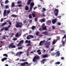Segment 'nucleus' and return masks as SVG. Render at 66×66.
Masks as SVG:
<instances>
[{
	"label": "nucleus",
	"instance_id": "f257e3e1",
	"mask_svg": "<svg viewBox=\"0 0 66 66\" xmlns=\"http://www.w3.org/2000/svg\"><path fill=\"white\" fill-rule=\"evenodd\" d=\"M39 59V56H35L32 59V61L33 62H37V60Z\"/></svg>",
	"mask_w": 66,
	"mask_h": 66
},
{
	"label": "nucleus",
	"instance_id": "f03ea898",
	"mask_svg": "<svg viewBox=\"0 0 66 66\" xmlns=\"http://www.w3.org/2000/svg\"><path fill=\"white\" fill-rule=\"evenodd\" d=\"M59 12V10L57 9H56L55 8V10L54 11V13L55 14V15L56 16H57L58 15Z\"/></svg>",
	"mask_w": 66,
	"mask_h": 66
},
{
	"label": "nucleus",
	"instance_id": "7ed1b4c3",
	"mask_svg": "<svg viewBox=\"0 0 66 66\" xmlns=\"http://www.w3.org/2000/svg\"><path fill=\"white\" fill-rule=\"evenodd\" d=\"M65 38V40L64 41H62V46H65V43L66 40V35H64V37L62 38V39H64Z\"/></svg>",
	"mask_w": 66,
	"mask_h": 66
},
{
	"label": "nucleus",
	"instance_id": "20e7f679",
	"mask_svg": "<svg viewBox=\"0 0 66 66\" xmlns=\"http://www.w3.org/2000/svg\"><path fill=\"white\" fill-rule=\"evenodd\" d=\"M22 23H19L17 24V28H20L22 27Z\"/></svg>",
	"mask_w": 66,
	"mask_h": 66
},
{
	"label": "nucleus",
	"instance_id": "39448f33",
	"mask_svg": "<svg viewBox=\"0 0 66 66\" xmlns=\"http://www.w3.org/2000/svg\"><path fill=\"white\" fill-rule=\"evenodd\" d=\"M57 20V19L56 18L55 19H53L52 21L53 24H55Z\"/></svg>",
	"mask_w": 66,
	"mask_h": 66
},
{
	"label": "nucleus",
	"instance_id": "423d86ee",
	"mask_svg": "<svg viewBox=\"0 0 66 66\" xmlns=\"http://www.w3.org/2000/svg\"><path fill=\"white\" fill-rule=\"evenodd\" d=\"M46 61H47V59H43L41 61V63L42 64H45V62H46Z\"/></svg>",
	"mask_w": 66,
	"mask_h": 66
},
{
	"label": "nucleus",
	"instance_id": "0eeeda50",
	"mask_svg": "<svg viewBox=\"0 0 66 66\" xmlns=\"http://www.w3.org/2000/svg\"><path fill=\"white\" fill-rule=\"evenodd\" d=\"M41 56L43 58H46V57H48V55L47 54H46L44 55L43 54L41 55Z\"/></svg>",
	"mask_w": 66,
	"mask_h": 66
},
{
	"label": "nucleus",
	"instance_id": "6e6552de",
	"mask_svg": "<svg viewBox=\"0 0 66 66\" xmlns=\"http://www.w3.org/2000/svg\"><path fill=\"white\" fill-rule=\"evenodd\" d=\"M45 40H44L43 41H41L39 44V45L40 46H42L43 45V44H44V43H45Z\"/></svg>",
	"mask_w": 66,
	"mask_h": 66
},
{
	"label": "nucleus",
	"instance_id": "1a4fd4ad",
	"mask_svg": "<svg viewBox=\"0 0 66 66\" xmlns=\"http://www.w3.org/2000/svg\"><path fill=\"white\" fill-rule=\"evenodd\" d=\"M26 64L28 65V63L27 62H24L23 63H21V65L23 66H25Z\"/></svg>",
	"mask_w": 66,
	"mask_h": 66
},
{
	"label": "nucleus",
	"instance_id": "9d476101",
	"mask_svg": "<svg viewBox=\"0 0 66 66\" xmlns=\"http://www.w3.org/2000/svg\"><path fill=\"white\" fill-rule=\"evenodd\" d=\"M23 40H21L20 42L17 45V46H19L21 44H23Z\"/></svg>",
	"mask_w": 66,
	"mask_h": 66
},
{
	"label": "nucleus",
	"instance_id": "9b49d317",
	"mask_svg": "<svg viewBox=\"0 0 66 66\" xmlns=\"http://www.w3.org/2000/svg\"><path fill=\"white\" fill-rule=\"evenodd\" d=\"M46 43L45 44V46H46L47 45H50V41L49 42H48V41H47L46 42Z\"/></svg>",
	"mask_w": 66,
	"mask_h": 66
},
{
	"label": "nucleus",
	"instance_id": "f8f14e48",
	"mask_svg": "<svg viewBox=\"0 0 66 66\" xmlns=\"http://www.w3.org/2000/svg\"><path fill=\"white\" fill-rule=\"evenodd\" d=\"M4 14V17H5V16H6L7 15H6V10H4V12L3 13Z\"/></svg>",
	"mask_w": 66,
	"mask_h": 66
},
{
	"label": "nucleus",
	"instance_id": "ddd939ff",
	"mask_svg": "<svg viewBox=\"0 0 66 66\" xmlns=\"http://www.w3.org/2000/svg\"><path fill=\"white\" fill-rule=\"evenodd\" d=\"M39 21H40V22H41V23H42V22H45V20L44 19H42V20H39Z\"/></svg>",
	"mask_w": 66,
	"mask_h": 66
},
{
	"label": "nucleus",
	"instance_id": "4468645a",
	"mask_svg": "<svg viewBox=\"0 0 66 66\" xmlns=\"http://www.w3.org/2000/svg\"><path fill=\"white\" fill-rule=\"evenodd\" d=\"M7 60V58L5 57L4 58H2L1 59L2 62H4L5 60Z\"/></svg>",
	"mask_w": 66,
	"mask_h": 66
},
{
	"label": "nucleus",
	"instance_id": "2eb2a0df",
	"mask_svg": "<svg viewBox=\"0 0 66 66\" xmlns=\"http://www.w3.org/2000/svg\"><path fill=\"white\" fill-rule=\"evenodd\" d=\"M43 34L45 35H48V32L47 31L43 32Z\"/></svg>",
	"mask_w": 66,
	"mask_h": 66
},
{
	"label": "nucleus",
	"instance_id": "dca6fc26",
	"mask_svg": "<svg viewBox=\"0 0 66 66\" xmlns=\"http://www.w3.org/2000/svg\"><path fill=\"white\" fill-rule=\"evenodd\" d=\"M22 53V52H19L17 53V55H21Z\"/></svg>",
	"mask_w": 66,
	"mask_h": 66
},
{
	"label": "nucleus",
	"instance_id": "f3484780",
	"mask_svg": "<svg viewBox=\"0 0 66 66\" xmlns=\"http://www.w3.org/2000/svg\"><path fill=\"white\" fill-rule=\"evenodd\" d=\"M57 39L56 40H53V45H54L55 43H56V42H57Z\"/></svg>",
	"mask_w": 66,
	"mask_h": 66
},
{
	"label": "nucleus",
	"instance_id": "a211bd4d",
	"mask_svg": "<svg viewBox=\"0 0 66 66\" xmlns=\"http://www.w3.org/2000/svg\"><path fill=\"white\" fill-rule=\"evenodd\" d=\"M34 5V3L33 2H31L30 4V6L31 7H33Z\"/></svg>",
	"mask_w": 66,
	"mask_h": 66
},
{
	"label": "nucleus",
	"instance_id": "6ab92c4d",
	"mask_svg": "<svg viewBox=\"0 0 66 66\" xmlns=\"http://www.w3.org/2000/svg\"><path fill=\"white\" fill-rule=\"evenodd\" d=\"M59 52V51H58L56 52V54H57L56 55L58 56H59L60 55V53Z\"/></svg>",
	"mask_w": 66,
	"mask_h": 66
},
{
	"label": "nucleus",
	"instance_id": "aec40b11",
	"mask_svg": "<svg viewBox=\"0 0 66 66\" xmlns=\"http://www.w3.org/2000/svg\"><path fill=\"white\" fill-rule=\"evenodd\" d=\"M24 10L26 11H28V10H29V7L27 5H26V6Z\"/></svg>",
	"mask_w": 66,
	"mask_h": 66
},
{
	"label": "nucleus",
	"instance_id": "412c9836",
	"mask_svg": "<svg viewBox=\"0 0 66 66\" xmlns=\"http://www.w3.org/2000/svg\"><path fill=\"white\" fill-rule=\"evenodd\" d=\"M31 1H32L31 0H28L27 2L28 5H29L31 3Z\"/></svg>",
	"mask_w": 66,
	"mask_h": 66
},
{
	"label": "nucleus",
	"instance_id": "4be33fe9",
	"mask_svg": "<svg viewBox=\"0 0 66 66\" xmlns=\"http://www.w3.org/2000/svg\"><path fill=\"white\" fill-rule=\"evenodd\" d=\"M14 44L13 43H11L10 44V45L9 46V47H8L9 48H11V47L13 45H14Z\"/></svg>",
	"mask_w": 66,
	"mask_h": 66
},
{
	"label": "nucleus",
	"instance_id": "5701e85b",
	"mask_svg": "<svg viewBox=\"0 0 66 66\" xmlns=\"http://www.w3.org/2000/svg\"><path fill=\"white\" fill-rule=\"evenodd\" d=\"M7 14H6V15L7 16V15H8V14L10 13V10L9 9V10H7Z\"/></svg>",
	"mask_w": 66,
	"mask_h": 66
},
{
	"label": "nucleus",
	"instance_id": "b1692460",
	"mask_svg": "<svg viewBox=\"0 0 66 66\" xmlns=\"http://www.w3.org/2000/svg\"><path fill=\"white\" fill-rule=\"evenodd\" d=\"M42 30H47V27H46V26H45L44 27L42 28Z\"/></svg>",
	"mask_w": 66,
	"mask_h": 66
},
{
	"label": "nucleus",
	"instance_id": "393cba45",
	"mask_svg": "<svg viewBox=\"0 0 66 66\" xmlns=\"http://www.w3.org/2000/svg\"><path fill=\"white\" fill-rule=\"evenodd\" d=\"M29 19H32V14H29Z\"/></svg>",
	"mask_w": 66,
	"mask_h": 66
},
{
	"label": "nucleus",
	"instance_id": "a878e982",
	"mask_svg": "<svg viewBox=\"0 0 66 66\" xmlns=\"http://www.w3.org/2000/svg\"><path fill=\"white\" fill-rule=\"evenodd\" d=\"M3 56H5L6 57H7L8 56H7V54H3Z\"/></svg>",
	"mask_w": 66,
	"mask_h": 66
},
{
	"label": "nucleus",
	"instance_id": "bb28decb",
	"mask_svg": "<svg viewBox=\"0 0 66 66\" xmlns=\"http://www.w3.org/2000/svg\"><path fill=\"white\" fill-rule=\"evenodd\" d=\"M15 6V4H14V2H13L12 3L11 6L12 7H14Z\"/></svg>",
	"mask_w": 66,
	"mask_h": 66
},
{
	"label": "nucleus",
	"instance_id": "cd10ccee",
	"mask_svg": "<svg viewBox=\"0 0 66 66\" xmlns=\"http://www.w3.org/2000/svg\"><path fill=\"white\" fill-rule=\"evenodd\" d=\"M4 29L5 31H8L9 30V29L7 27H6L5 28H4Z\"/></svg>",
	"mask_w": 66,
	"mask_h": 66
},
{
	"label": "nucleus",
	"instance_id": "c85d7f7f",
	"mask_svg": "<svg viewBox=\"0 0 66 66\" xmlns=\"http://www.w3.org/2000/svg\"><path fill=\"white\" fill-rule=\"evenodd\" d=\"M25 61H27V60H24L23 59H22L21 60H20V62H25Z\"/></svg>",
	"mask_w": 66,
	"mask_h": 66
},
{
	"label": "nucleus",
	"instance_id": "c756f323",
	"mask_svg": "<svg viewBox=\"0 0 66 66\" xmlns=\"http://www.w3.org/2000/svg\"><path fill=\"white\" fill-rule=\"evenodd\" d=\"M35 28H36V26H33L31 28V29H32V30H34V29H35Z\"/></svg>",
	"mask_w": 66,
	"mask_h": 66
},
{
	"label": "nucleus",
	"instance_id": "7c9ffc66",
	"mask_svg": "<svg viewBox=\"0 0 66 66\" xmlns=\"http://www.w3.org/2000/svg\"><path fill=\"white\" fill-rule=\"evenodd\" d=\"M11 17H17V15H15V14H12L11 15Z\"/></svg>",
	"mask_w": 66,
	"mask_h": 66
},
{
	"label": "nucleus",
	"instance_id": "2f4dec72",
	"mask_svg": "<svg viewBox=\"0 0 66 66\" xmlns=\"http://www.w3.org/2000/svg\"><path fill=\"white\" fill-rule=\"evenodd\" d=\"M39 33H40L39 32V31H38L36 32V35L37 36L38 35V34H39Z\"/></svg>",
	"mask_w": 66,
	"mask_h": 66
},
{
	"label": "nucleus",
	"instance_id": "473e14b6",
	"mask_svg": "<svg viewBox=\"0 0 66 66\" xmlns=\"http://www.w3.org/2000/svg\"><path fill=\"white\" fill-rule=\"evenodd\" d=\"M60 64V62H57L55 63V65H57V64L59 65V64Z\"/></svg>",
	"mask_w": 66,
	"mask_h": 66
},
{
	"label": "nucleus",
	"instance_id": "72a5a7b5",
	"mask_svg": "<svg viewBox=\"0 0 66 66\" xmlns=\"http://www.w3.org/2000/svg\"><path fill=\"white\" fill-rule=\"evenodd\" d=\"M9 2V1L8 0H6L5 1V4H7V3H8Z\"/></svg>",
	"mask_w": 66,
	"mask_h": 66
},
{
	"label": "nucleus",
	"instance_id": "f704fd0d",
	"mask_svg": "<svg viewBox=\"0 0 66 66\" xmlns=\"http://www.w3.org/2000/svg\"><path fill=\"white\" fill-rule=\"evenodd\" d=\"M31 43H28L27 44V46H28V47H29V46H30L31 45Z\"/></svg>",
	"mask_w": 66,
	"mask_h": 66
},
{
	"label": "nucleus",
	"instance_id": "c9c22d12",
	"mask_svg": "<svg viewBox=\"0 0 66 66\" xmlns=\"http://www.w3.org/2000/svg\"><path fill=\"white\" fill-rule=\"evenodd\" d=\"M6 36L5 35H4V36H3V38H2V39H6Z\"/></svg>",
	"mask_w": 66,
	"mask_h": 66
},
{
	"label": "nucleus",
	"instance_id": "e433bc0d",
	"mask_svg": "<svg viewBox=\"0 0 66 66\" xmlns=\"http://www.w3.org/2000/svg\"><path fill=\"white\" fill-rule=\"evenodd\" d=\"M11 48H15L16 46H15V45H13L12 46H11Z\"/></svg>",
	"mask_w": 66,
	"mask_h": 66
},
{
	"label": "nucleus",
	"instance_id": "4c0bfd02",
	"mask_svg": "<svg viewBox=\"0 0 66 66\" xmlns=\"http://www.w3.org/2000/svg\"><path fill=\"white\" fill-rule=\"evenodd\" d=\"M32 16L33 17H35V14L34 13H32Z\"/></svg>",
	"mask_w": 66,
	"mask_h": 66
},
{
	"label": "nucleus",
	"instance_id": "58836bf2",
	"mask_svg": "<svg viewBox=\"0 0 66 66\" xmlns=\"http://www.w3.org/2000/svg\"><path fill=\"white\" fill-rule=\"evenodd\" d=\"M5 9H8L9 7V6L8 5H6L5 6Z\"/></svg>",
	"mask_w": 66,
	"mask_h": 66
},
{
	"label": "nucleus",
	"instance_id": "ea45409f",
	"mask_svg": "<svg viewBox=\"0 0 66 66\" xmlns=\"http://www.w3.org/2000/svg\"><path fill=\"white\" fill-rule=\"evenodd\" d=\"M6 23H7L6 22H5L3 23L2 24V26H4L5 24H6Z\"/></svg>",
	"mask_w": 66,
	"mask_h": 66
},
{
	"label": "nucleus",
	"instance_id": "a19ab883",
	"mask_svg": "<svg viewBox=\"0 0 66 66\" xmlns=\"http://www.w3.org/2000/svg\"><path fill=\"white\" fill-rule=\"evenodd\" d=\"M47 22L48 23H51V20H49Z\"/></svg>",
	"mask_w": 66,
	"mask_h": 66
},
{
	"label": "nucleus",
	"instance_id": "79ce46f5",
	"mask_svg": "<svg viewBox=\"0 0 66 66\" xmlns=\"http://www.w3.org/2000/svg\"><path fill=\"white\" fill-rule=\"evenodd\" d=\"M45 24L43 23L42 25L41 26V27L42 28H44V27H45Z\"/></svg>",
	"mask_w": 66,
	"mask_h": 66
},
{
	"label": "nucleus",
	"instance_id": "37998d69",
	"mask_svg": "<svg viewBox=\"0 0 66 66\" xmlns=\"http://www.w3.org/2000/svg\"><path fill=\"white\" fill-rule=\"evenodd\" d=\"M4 29V27H3L2 28H1V31H3Z\"/></svg>",
	"mask_w": 66,
	"mask_h": 66
},
{
	"label": "nucleus",
	"instance_id": "c03bdc74",
	"mask_svg": "<svg viewBox=\"0 0 66 66\" xmlns=\"http://www.w3.org/2000/svg\"><path fill=\"white\" fill-rule=\"evenodd\" d=\"M35 22H36V21H38L37 19L36 18H35Z\"/></svg>",
	"mask_w": 66,
	"mask_h": 66
},
{
	"label": "nucleus",
	"instance_id": "a18cd8bd",
	"mask_svg": "<svg viewBox=\"0 0 66 66\" xmlns=\"http://www.w3.org/2000/svg\"><path fill=\"white\" fill-rule=\"evenodd\" d=\"M42 9L43 10V11H46V9L44 8H42Z\"/></svg>",
	"mask_w": 66,
	"mask_h": 66
},
{
	"label": "nucleus",
	"instance_id": "49530a36",
	"mask_svg": "<svg viewBox=\"0 0 66 66\" xmlns=\"http://www.w3.org/2000/svg\"><path fill=\"white\" fill-rule=\"evenodd\" d=\"M22 2L21 1H19L18 2V4H19V3H21Z\"/></svg>",
	"mask_w": 66,
	"mask_h": 66
},
{
	"label": "nucleus",
	"instance_id": "de8ad7c7",
	"mask_svg": "<svg viewBox=\"0 0 66 66\" xmlns=\"http://www.w3.org/2000/svg\"><path fill=\"white\" fill-rule=\"evenodd\" d=\"M28 44H32V42H31L30 40H29L28 41Z\"/></svg>",
	"mask_w": 66,
	"mask_h": 66
},
{
	"label": "nucleus",
	"instance_id": "09e8293b",
	"mask_svg": "<svg viewBox=\"0 0 66 66\" xmlns=\"http://www.w3.org/2000/svg\"><path fill=\"white\" fill-rule=\"evenodd\" d=\"M12 40L14 41L16 40H17V38H13V39Z\"/></svg>",
	"mask_w": 66,
	"mask_h": 66
},
{
	"label": "nucleus",
	"instance_id": "8fccbe9b",
	"mask_svg": "<svg viewBox=\"0 0 66 66\" xmlns=\"http://www.w3.org/2000/svg\"><path fill=\"white\" fill-rule=\"evenodd\" d=\"M18 6L19 7H20L22 6V5L21 4H19L18 5Z\"/></svg>",
	"mask_w": 66,
	"mask_h": 66
},
{
	"label": "nucleus",
	"instance_id": "3c124183",
	"mask_svg": "<svg viewBox=\"0 0 66 66\" xmlns=\"http://www.w3.org/2000/svg\"><path fill=\"white\" fill-rule=\"evenodd\" d=\"M61 23L60 22L58 23H57V25L58 26H61Z\"/></svg>",
	"mask_w": 66,
	"mask_h": 66
},
{
	"label": "nucleus",
	"instance_id": "603ef678",
	"mask_svg": "<svg viewBox=\"0 0 66 66\" xmlns=\"http://www.w3.org/2000/svg\"><path fill=\"white\" fill-rule=\"evenodd\" d=\"M14 35V33H13L11 34V37H13V35Z\"/></svg>",
	"mask_w": 66,
	"mask_h": 66
},
{
	"label": "nucleus",
	"instance_id": "864d4df0",
	"mask_svg": "<svg viewBox=\"0 0 66 66\" xmlns=\"http://www.w3.org/2000/svg\"><path fill=\"white\" fill-rule=\"evenodd\" d=\"M60 37L59 36H58L57 37V41L59 40L60 39Z\"/></svg>",
	"mask_w": 66,
	"mask_h": 66
},
{
	"label": "nucleus",
	"instance_id": "5fc2aeb1",
	"mask_svg": "<svg viewBox=\"0 0 66 66\" xmlns=\"http://www.w3.org/2000/svg\"><path fill=\"white\" fill-rule=\"evenodd\" d=\"M22 48H23V47H19L18 48V49H22Z\"/></svg>",
	"mask_w": 66,
	"mask_h": 66
},
{
	"label": "nucleus",
	"instance_id": "6e6d98bb",
	"mask_svg": "<svg viewBox=\"0 0 66 66\" xmlns=\"http://www.w3.org/2000/svg\"><path fill=\"white\" fill-rule=\"evenodd\" d=\"M9 23L10 25H12V23H11V21H10V22H9Z\"/></svg>",
	"mask_w": 66,
	"mask_h": 66
},
{
	"label": "nucleus",
	"instance_id": "4d7b16f0",
	"mask_svg": "<svg viewBox=\"0 0 66 66\" xmlns=\"http://www.w3.org/2000/svg\"><path fill=\"white\" fill-rule=\"evenodd\" d=\"M30 37H31V38H34L33 36L31 35L30 36Z\"/></svg>",
	"mask_w": 66,
	"mask_h": 66
},
{
	"label": "nucleus",
	"instance_id": "13d9d810",
	"mask_svg": "<svg viewBox=\"0 0 66 66\" xmlns=\"http://www.w3.org/2000/svg\"><path fill=\"white\" fill-rule=\"evenodd\" d=\"M54 50V48H53L52 49H51V51H53V50Z\"/></svg>",
	"mask_w": 66,
	"mask_h": 66
},
{
	"label": "nucleus",
	"instance_id": "bf43d9fd",
	"mask_svg": "<svg viewBox=\"0 0 66 66\" xmlns=\"http://www.w3.org/2000/svg\"><path fill=\"white\" fill-rule=\"evenodd\" d=\"M40 50H38L37 51V52L38 53L39 52H40Z\"/></svg>",
	"mask_w": 66,
	"mask_h": 66
},
{
	"label": "nucleus",
	"instance_id": "052dcab7",
	"mask_svg": "<svg viewBox=\"0 0 66 66\" xmlns=\"http://www.w3.org/2000/svg\"><path fill=\"white\" fill-rule=\"evenodd\" d=\"M61 17H62V16H59L57 17V18H59V19H61Z\"/></svg>",
	"mask_w": 66,
	"mask_h": 66
},
{
	"label": "nucleus",
	"instance_id": "680f3d73",
	"mask_svg": "<svg viewBox=\"0 0 66 66\" xmlns=\"http://www.w3.org/2000/svg\"><path fill=\"white\" fill-rule=\"evenodd\" d=\"M38 54L39 55H40V54H42V52H39L38 53Z\"/></svg>",
	"mask_w": 66,
	"mask_h": 66
},
{
	"label": "nucleus",
	"instance_id": "e2e57ef3",
	"mask_svg": "<svg viewBox=\"0 0 66 66\" xmlns=\"http://www.w3.org/2000/svg\"><path fill=\"white\" fill-rule=\"evenodd\" d=\"M42 30V28H39V30L40 31H41Z\"/></svg>",
	"mask_w": 66,
	"mask_h": 66
},
{
	"label": "nucleus",
	"instance_id": "0e129e2a",
	"mask_svg": "<svg viewBox=\"0 0 66 66\" xmlns=\"http://www.w3.org/2000/svg\"><path fill=\"white\" fill-rule=\"evenodd\" d=\"M32 20H30L29 21V23H32Z\"/></svg>",
	"mask_w": 66,
	"mask_h": 66
},
{
	"label": "nucleus",
	"instance_id": "69168bd1",
	"mask_svg": "<svg viewBox=\"0 0 66 66\" xmlns=\"http://www.w3.org/2000/svg\"><path fill=\"white\" fill-rule=\"evenodd\" d=\"M49 45H48L46 46V48H49Z\"/></svg>",
	"mask_w": 66,
	"mask_h": 66
},
{
	"label": "nucleus",
	"instance_id": "338daca9",
	"mask_svg": "<svg viewBox=\"0 0 66 66\" xmlns=\"http://www.w3.org/2000/svg\"><path fill=\"white\" fill-rule=\"evenodd\" d=\"M51 55H54L55 54V53H52L51 54Z\"/></svg>",
	"mask_w": 66,
	"mask_h": 66
},
{
	"label": "nucleus",
	"instance_id": "774afa93",
	"mask_svg": "<svg viewBox=\"0 0 66 66\" xmlns=\"http://www.w3.org/2000/svg\"><path fill=\"white\" fill-rule=\"evenodd\" d=\"M26 22H27V20H25L24 21H23V22L24 23H26Z\"/></svg>",
	"mask_w": 66,
	"mask_h": 66
}]
</instances>
